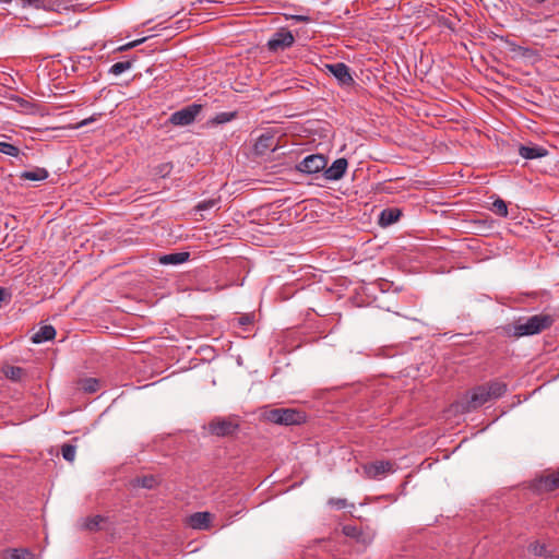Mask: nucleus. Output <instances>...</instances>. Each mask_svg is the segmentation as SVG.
<instances>
[{
    "mask_svg": "<svg viewBox=\"0 0 559 559\" xmlns=\"http://www.w3.org/2000/svg\"><path fill=\"white\" fill-rule=\"evenodd\" d=\"M0 2H2V3H10V2H12V0H0Z\"/></svg>",
    "mask_w": 559,
    "mask_h": 559,
    "instance_id": "nucleus-42",
    "label": "nucleus"
},
{
    "mask_svg": "<svg viewBox=\"0 0 559 559\" xmlns=\"http://www.w3.org/2000/svg\"><path fill=\"white\" fill-rule=\"evenodd\" d=\"M239 324L240 325H247V324H250L251 323V317L248 316V314H245V316H241L239 319Z\"/></svg>",
    "mask_w": 559,
    "mask_h": 559,
    "instance_id": "nucleus-39",
    "label": "nucleus"
},
{
    "mask_svg": "<svg viewBox=\"0 0 559 559\" xmlns=\"http://www.w3.org/2000/svg\"><path fill=\"white\" fill-rule=\"evenodd\" d=\"M278 147V138L265 131L259 135L254 144V152L258 155H265L269 152H274Z\"/></svg>",
    "mask_w": 559,
    "mask_h": 559,
    "instance_id": "nucleus-9",
    "label": "nucleus"
},
{
    "mask_svg": "<svg viewBox=\"0 0 559 559\" xmlns=\"http://www.w3.org/2000/svg\"><path fill=\"white\" fill-rule=\"evenodd\" d=\"M98 386H99V382L97 379H94V378L85 379L82 382V388L85 392H90V393L96 392L98 390Z\"/></svg>",
    "mask_w": 559,
    "mask_h": 559,
    "instance_id": "nucleus-31",
    "label": "nucleus"
},
{
    "mask_svg": "<svg viewBox=\"0 0 559 559\" xmlns=\"http://www.w3.org/2000/svg\"><path fill=\"white\" fill-rule=\"evenodd\" d=\"M145 40V38L136 39L133 41H130L121 47L118 48L119 51H126L128 49L134 48L135 46L142 44Z\"/></svg>",
    "mask_w": 559,
    "mask_h": 559,
    "instance_id": "nucleus-36",
    "label": "nucleus"
},
{
    "mask_svg": "<svg viewBox=\"0 0 559 559\" xmlns=\"http://www.w3.org/2000/svg\"><path fill=\"white\" fill-rule=\"evenodd\" d=\"M510 50L514 52L516 56L523 57V58H532L536 56L535 51L531 48L519 46L515 44H511Z\"/></svg>",
    "mask_w": 559,
    "mask_h": 559,
    "instance_id": "nucleus-25",
    "label": "nucleus"
},
{
    "mask_svg": "<svg viewBox=\"0 0 559 559\" xmlns=\"http://www.w3.org/2000/svg\"><path fill=\"white\" fill-rule=\"evenodd\" d=\"M102 515H95L83 520L81 527L88 531H97L100 528V523L104 522Z\"/></svg>",
    "mask_w": 559,
    "mask_h": 559,
    "instance_id": "nucleus-23",
    "label": "nucleus"
},
{
    "mask_svg": "<svg viewBox=\"0 0 559 559\" xmlns=\"http://www.w3.org/2000/svg\"><path fill=\"white\" fill-rule=\"evenodd\" d=\"M326 69L330 73L334 75V78L342 85H350L354 83V80L349 73V68L343 62H336L333 64H326Z\"/></svg>",
    "mask_w": 559,
    "mask_h": 559,
    "instance_id": "nucleus-12",
    "label": "nucleus"
},
{
    "mask_svg": "<svg viewBox=\"0 0 559 559\" xmlns=\"http://www.w3.org/2000/svg\"><path fill=\"white\" fill-rule=\"evenodd\" d=\"M491 211L501 217L508 216V205L502 199H497L493 201Z\"/></svg>",
    "mask_w": 559,
    "mask_h": 559,
    "instance_id": "nucleus-26",
    "label": "nucleus"
},
{
    "mask_svg": "<svg viewBox=\"0 0 559 559\" xmlns=\"http://www.w3.org/2000/svg\"><path fill=\"white\" fill-rule=\"evenodd\" d=\"M56 336V330L52 325H43L32 336L34 344H40L52 340Z\"/></svg>",
    "mask_w": 559,
    "mask_h": 559,
    "instance_id": "nucleus-17",
    "label": "nucleus"
},
{
    "mask_svg": "<svg viewBox=\"0 0 559 559\" xmlns=\"http://www.w3.org/2000/svg\"><path fill=\"white\" fill-rule=\"evenodd\" d=\"M49 176V173L46 168L43 167H34L29 170H24L21 173L20 178L23 180L29 181H43L46 180Z\"/></svg>",
    "mask_w": 559,
    "mask_h": 559,
    "instance_id": "nucleus-18",
    "label": "nucleus"
},
{
    "mask_svg": "<svg viewBox=\"0 0 559 559\" xmlns=\"http://www.w3.org/2000/svg\"><path fill=\"white\" fill-rule=\"evenodd\" d=\"M519 154L525 159H535L546 156L548 154V151L543 146L538 145H521L519 148Z\"/></svg>",
    "mask_w": 559,
    "mask_h": 559,
    "instance_id": "nucleus-14",
    "label": "nucleus"
},
{
    "mask_svg": "<svg viewBox=\"0 0 559 559\" xmlns=\"http://www.w3.org/2000/svg\"><path fill=\"white\" fill-rule=\"evenodd\" d=\"M490 400L486 385H478L466 394L463 409L466 412L477 409Z\"/></svg>",
    "mask_w": 559,
    "mask_h": 559,
    "instance_id": "nucleus-7",
    "label": "nucleus"
},
{
    "mask_svg": "<svg viewBox=\"0 0 559 559\" xmlns=\"http://www.w3.org/2000/svg\"><path fill=\"white\" fill-rule=\"evenodd\" d=\"M364 472L368 478H380L393 472V465L389 461H376L364 465Z\"/></svg>",
    "mask_w": 559,
    "mask_h": 559,
    "instance_id": "nucleus-10",
    "label": "nucleus"
},
{
    "mask_svg": "<svg viewBox=\"0 0 559 559\" xmlns=\"http://www.w3.org/2000/svg\"><path fill=\"white\" fill-rule=\"evenodd\" d=\"M289 19L295 22H309L310 21V17L308 15H299V14L290 15Z\"/></svg>",
    "mask_w": 559,
    "mask_h": 559,
    "instance_id": "nucleus-38",
    "label": "nucleus"
},
{
    "mask_svg": "<svg viewBox=\"0 0 559 559\" xmlns=\"http://www.w3.org/2000/svg\"><path fill=\"white\" fill-rule=\"evenodd\" d=\"M201 109L202 106L198 104L186 106L182 109L173 112L169 117V122L174 126H189L195 120Z\"/></svg>",
    "mask_w": 559,
    "mask_h": 559,
    "instance_id": "nucleus-4",
    "label": "nucleus"
},
{
    "mask_svg": "<svg viewBox=\"0 0 559 559\" xmlns=\"http://www.w3.org/2000/svg\"><path fill=\"white\" fill-rule=\"evenodd\" d=\"M402 215L401 210L396 207L384 209L379 216V223L381 226H389L399 221Z\"/></svg>",
    "mask_w": 559,
    "mask_h": 559,
    "instance_id": "nucleus-20",
    "label": "nucleus"
},
{
    "mask_svg": "<svg viewBox=\"0 0 559 559\" xmlns=\"http://www.w3.org/2000/svg\"><path fill=\"white\" fill-rule=\"evenodd\" d=\"M132 67V62L131 61H120V62H116L114 63L110 69H109V73L114 74V75H120L122 74L123 72H126L127 70L131 69Z\"/></svg>",
    "mask_w": 559,
    "mask_h": 559,
    "instance_id": "nucleus-27",
    "label": "nucleus"
},
{
    "mask_svg": "<svg viewBox=\"0 0 559 559\" xmlns=\"http://www.w3.org/2000/svg\"><path fill=\"white\" fill-rule=\"evenodd\" d=\"M295 43V37L290 31L281 29L272 35L267 40L266 47L271 52L283 51L292 47Z\"/></svg>",
    "mask_w": 559,
    "mask_h": 559,
    "instance_id": "nucleus-6",
    "label": "nucleus"
},
{
    "mask_svg": "<svg viewBox=\"0 0 559 559\" xmlns=\"http://www.w3.org/2000/svg\"><path fill=\"white\" fill-rule=\"evenodd\" d=\"M22 8H33L36 10L55 11L56 2L53 0H19Z\"/></svg>",
    "mask_w": 559,
    "mask_h": 559,
    "instance_id": "nucleus-19",
    "label": "nucleus"
},
{
    "mask_svg": "<svg viewBox=\"0 0 559 559\" xmlns=\"http://www.w3.org/2000/svg\"><path fill=\"white\" fill-rule=\"evenodd\" d=\"M485 385L491 400H497L507 392V384L501 381H490Z\"/></svg>",
    "mask_w": 559,
    "mask_h": 559,
    "instance_id": "nucleus-21",
    "label": "nucleus"
},
{
    "mask_svg": "<svg viewBox=\"0 0 559 559\" xmlns=\"http://www.w3.org/2000/svg\"><path fill=\"white\" fill-rule=\"evenodd\" d=\"M5 377L13 381H19L24 373L21 367L8 366L3 369Z\"/></svg>",
    "mask_w": 559,
    "mask_h": 559,
    "instance_id": "nucleus-24",
    "label": "nucleus"
},
{
    "mask_svg": "<svg viewBox=\"0 0 559 559\" xmlns=\"http://www.w3.org/2000/svg\"><path fill=\"white\" fill-rule=\"evenodd\" d=\"M88 121H90V120H87V119H86V120H83V121L81 122V126H86V124L88 123Z\"/></svg>",
    "mask_w": 559,
    "mask_h": 559,
    "instance_id": "nucleus-41",
    "label": "nucleus"
},
{
    "mask_svg": "<svg viewBox=\"0 0 559 559\" xmlns=\"http://www.w3.org/2000/svg\"><path fill=\"white\" fill-rule=\"evenodd\" d=\"M326 158L321 154H311L306 156L296 166V169L307 175H313L323 171L326 167Z\"/></svg>",
    "mask_w": 559,
    "mask_h": 559,
    "instance_id": "nucleus-5",
    "label": "nucleus"
},
{
    "mask_svg": "<svg viewBox=\"0 0 559 559\" xmlns=\"http://www.w3.org/2000/svg\"><path fill=\"white\" fill-rule=\"evenodd\" d=\"M264 418L276 425L292 426L302 424L306 416L295 408H273L264 412Z\"/></svg>",
    "mask_w": 559,
    "mask_h": 559,
    "instance_id": "nucleus-2",
    "label": "nucleus"
},
{
    "mask_svg": "<svg viewBox=\"0 0 559 559\" xmlns=\"http://www.w3.org/2000/svg\"><path fill=\"white\" fill-rule=\"evenodd\" d=\"M0 153L16 157L20 154V148L11 143L0 142Z\"/></svg>",
    "mask_w": 559,
    "mask_h": 559,
    "instance_id": "nucleus-29",
    "label": "nucleus"
},
{
    "mask_svg": "<svg viewBox=\"0 0 559 559\" xmlns=\"http://www.w3.org/2000/svg\"><path fill=\"white\" fill-rule=\"evenodd\" d=\"M61 454L66 461L73 462L76 454V447L69 443H64L61 447Z\"/></svg>",
    "mask_w": 559,
    "mask_h": 559,
    "instance_id": "nucleus-28",
    "label": "nucleus"
},
{
    "mask_svg": "<svg viewBox=\"0 0 559 559\" xmlns=\"http://www.w3.org/2000/svg\"><path fill=\"white\" fill-rule=\"evenodd\" d=\"M173 165L170 163H163L155 168V175L166 177L170 174Z\"/></svg>",
    "mask_w": 559,
    "mask_h": 559,
    "instance_id": "nucleus-34",
    "label": "nucleus"
},
{
    "mask_svg": "<svg viewBox=\"0 0 559 559\" xmlns=\"http://www.w3.org/2000/svg\"><path fill=\"white\" fill-rule=\"evenodd\" d=\"M348 163L346 158L335 159L330 167H325L323 170V177L326 180L335 181L340 180L346 173Z\"/></svg>",
    "mask_w": 559,
    "mask_h": 559,
    "instance_id": "nucleus-11",
    "label": "nucleus"
},
{
    "mask_svg": "<svg viewBox=\"0 0 559 559\" xmlns=\"http://www.w3.org/2000/svg\"><path fill=\"white\" fill-rule=\"evenodd\" d=\"M7 292L4 288H0V302L4 299Z\"/></svg>",
    "mask_w": 559,
    "mask_h": 559,
    "instance_id": "nucleus-40",
    "label": "nucleus"
},
{
    "mask_svg": "<svg viewBox=\"0 0 559 559\" xmlns=\"http://www.w3.org/2000/svg\"><path fill=\"white\" fill-rule=\"evenodd\" d=\"M559 488V471L542 475L531 484V489L536 493L549 492Z\"/></svg>",
    "mask_w": 559,
    "mask_h": 559,
    "instance_id": "nucleus-8",
    "label": "nucleus"
},
{
    "mask_svg": "<svg viewBox=\"0 0 559 559\" xmlns=\"http://www.w3.org/2000/svg\"><path fill=\"white\" fill-rule=\"evenodd\" d=\"M343 533L346 536L353 537L357 542L362 543L365 545H369L373 538L371 534H365L357 526L354 525H345L343 527Z\"/></svg>",
    "mask_w": 559,
    "mask_h": 559,
    "instance_id": "nucleus-16",
    "label": "nucleus"
},
{
    "mask_svg": "<svg viewBox=\"0 0 559 559\" xmlns=\"http://www.w3.org/2000/svg\"><path fill=\"white\" fill-rule=\"evenodd\" d=\"M132 484L134 487L153 489L157 485V479L154 476L148 475L133 479Z\"/></svg>",
    "mask_w": 559,
    "mask_h": 559,
    "instance_id": "nucleus-22",
    "label": "nucleus"
},
{
    "mask_svg": "<svg viewBox=\"0 0 559 559\" xmlns=\"http://www.w3.org/2000/svg\"><path fill=\"white\" fill-rule=\"evenodd\" d=\"M531 547H532V551L537 556H542L546 550L545 546L540 545V544H534Z\"/></svg>",
    "mask_w": 559,
    "mask_h": 559,
    "instance_id": "nucleus-37",
    "label": "nucleus"
},
{
    "mask_svg": "<svg viewBox=\"0 0 559 559\" xmlns=\"http://www.w3.org/2000/svg\"><path fill=\"white\" fill-rule=\"evenodd\" d=\"M328 503H329V506L336 508V509H344L347 507L346 499H342V498H331Z\"/></svg>",
    "mask_w": 559,
    "mask_h": 559,
    "instance_id": "nucleus-35",
    "label": "nucleus"
},
{
    "mask_svg": "<svg viewBox=\"0 0 559 559\" xmlns=\"http://www.w3.org/2000/svg\"><path fill=\"white\" fill-rule=\"evenodd\" d=\"M236 116L235 112H219L215 116V118L213 119V121L215 123H225V122H228L230 121L231 119H234Z\"/></svg>",
    "mask_w": 559,
    "mask_h": 559,
    "instance_id": "nucleus-33",
    "label": "nucleus"
},
{
    "mask_svg": "<svg viewBox=\"0 0 559 559\" xmlns=\"http://www.w3.org/2000/svg\"><path fill=\"white\" fill-rule=\"evenodd\" d=\"M190 258V253L189 252H174V253H168V254H164V255H160L158 258V262L163 265H178V264H182L185 262H187Z\"/></svg>",
    "mask_w": 559,
    "mask_h": 559,
    "instance_id": "nucleus-15",
    "label": "nucleus"
},
{
    "mask_svg": "<svg viewBox=\"0 0 559 559\" xmlns=\"http://www.w3.org/2000/svg\"><path fill=\"white\" fill-rule=\"evenodd\" d=\"M211 519L210 512H195L189 516L188 523L194 530H206L210 526Z\"/></svg>",
    "mask_w": 559,
    "mask_h": 559,
    "instance_id": "nucleus-13",
    "label": "nucleus"
},
{
    "mask_svg": "<svg viewBox=\"0 0 559 559\" xmlns=\"http://www.w3.org/2000/svg\"><path fill=\"white\" fill-rule=\"evenodd\" d=\"M554 322L555 318L552 316L547 313H539L532 316L525 320H516L508 332L509 334L515 337L534 335L550 328L554 324Z\"/></svg>",
    "mask_w": 559,
    "mask_h": 559,
    "instance_id": "nucleus-1",
    "label": "nucleus"
},
{
    "mask_svg": "<svg viewBox=\"0 0 559 559\" xmlns=\"http://www.w3.org/2000/svg\"><path fill=\"white\" fill-rule=\"evenodd\" d=\"M219 201H221L219 198L201 201L195 205V211L202 212V211L211 210V209L217 206Z\"/></svg>",
    "mask_w": 559,
    "mask_h": 559,
    "instance_id": "nucleus-30",
    "label": "nucleus"
},
{
    "mask_svg": "<svg viewBox=\"0 0 559 559\" xmlns=\"http://www.w3.org/2000/svg\"><path fill=\"white\" fill-rule=\"evenodd\" d=\"M11 559H34V555L27 549H13Z\"/></svg>",
    "mask_w": 559,
    "mask_h": 559,
    "instance_id": "nucleus-32",
    "label": "nucleus"
},
{
    "mask_svg": "<svg viewBox=\"0 0 559 559\" xmlns=\"http://www.w3.org/2000/svg\"><path fill=\"white\" fill-rule=\"evenodd\" d=\"M240 428L239 419L237 416L228 417H214L206 426L210 435L219 438L233 437Z\"/></svg>",
    "mask_w": 559,
    "mask_h": 559,
    "instance_id": "nucleus-3",
    "label": "nucleus"
}]
</instances>
